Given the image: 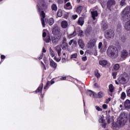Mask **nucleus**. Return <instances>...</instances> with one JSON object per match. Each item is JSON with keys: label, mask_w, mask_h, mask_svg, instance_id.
Wrapping results in <instances>:
<instances>
[{"label": "nucleus", "mask_w": 130, "mask_h": 130, "mask_svg": "<svg viewBox=\"0 0 130 130\" xmlns=\"http://www.w3.org/2000/svg\"><path fill=\"white\" fill-rule=\"evenodd\" d=\"M78 43L81 48H84V46H85V45L84 44V42L82 40H79L78 41Z\"/></svg>", "instance_id": "obj_24"}, {"label": "nucleus", "mask_w": 130, "mask_h": 130, "mask_svg": "<svg viewBox=\"0 0 130 130\" xmlns=\"http://www.w3.org/2000/svg\"><path fill=\"white\" fill-rule=\"evenodd\" d=\"M43 60L44 62H45V63H46V62L47 61V58L46 56H44L43 57Z\"/></svg>", "instance_id": "obj_52"}, {"label": "nucleus", "mask_w": 130, "mask_h": 130, "mask_svg": "<svg viewBox=\"0 0 130 130\" xmlns=\"http://www.w3.org/2000/svg\"><path fill=\"white\" fill-rule=\"evenodd\" d=\"M127 55H128V52L126 50H123L121 51L120 56L122 58H126Z\"/></svg>", "instance_id": "obj_14"}, {"label": "nucleus", "mask_w": 130, "mask_h": 130, "mask_svg": "<svg viewBox=\"0 0 130 130\" xmlns=\"http://www.w3.org/2000/svg\"><path fill=\"white\" fill-rule=\"evenodd\" d=\"M126 120H127V116L125 113L121 114L117 121L118 127L123 126L126 123Z\"/></svg>", "instance_id": "obj_3"}, {"label": "nucleus", "mask_w": 130, "mask_h": 130, "mask_svg": "<svg viewBox=\"0 0 130 130\" xmlns=\"http://www.w3.org/2000/svg\"><path fill=\"white\" fill-rule=\"evenodd\" d=\"M49 50H50V54H51L52 57H54V55H55L54 51H53L51 48H49Z\"/></svg>", "instance_id": "obj_33"}, {"label": "nucleus", "mask_w": 130, "mask_h": 130, "mask_svg": "<svg viewBox=\"0 0 130 130\" xmlns=\"http://www.w3.org/2000/svg\"><path fill=\"white\" fill-rule=\"evenodd\" d=\"M44 55V54L43 53H42L41 54V55H40V56L38 58V59H39V60H40V59H42V58H43Z\"/></svg>", "instance_id": "obj_50"}, {"label": "nucleus", "mask_w": 130, "mask_h": 130, "mask_svg": "<svg viewBox=\"0 0 130 130\" xmlns=\"http://www.w3.org/2000/svg\"><path fill=\"white\" fill-rule=\"evenodd\" d=\"M125 97H126V94H125V92H122L121 94V99L122 100H124L125 99Z\"/></svg>", "instance_id": "obj_36"}, {"label": "nucleus", "mask_w": 130, "mask_h": 130, "mask_svg": "<svg viewBox=\"0 0 130 130\" xmlns=\"http://www.w3.org/2000/svg\"><path fill=\"white\" fill-rule=\"evenodd\" d=\"M107 53L111 58H116L118 56V50L117 48L110 46L107 50Z\"/></svg>", "instance_id": "obj_2"}, {"label": "nucleus", "mask_w": 130, "mask_h": 130, "mask_svg": "<svg viewBox=\"0 0 130 130\" xmlns=\"http://www.w3.org/2000/svg\"><path fill=\"white\" fill-rule=\"evenodd\" d=\"M102 28L104 30H106L108 29V24H107V22L105 21H103L102 23Z\"/></svg>", "instance_id": "obj_18"}, {"label": "nucleus", "mask_w": 130, "mask_h": 130, "mask_svg": "<svg viewBox=\"0 0 130 130\" xmlns=\"http://www.w3.org/2000/svg\"><path fill=\"white\" fill-rule=\"evenodd\" d=\"M78 25L80 26H83L84 25V18L83 17H80L77 22Z\"/></svg>", "instance_id": "obj_23"}, {"label": "nucleus", "mask_w": 130, "mask_h": 130, "mask_svg": "<svg viewBox=\"0 0 130 130\" xmlns=\"http://www.w3.org/2000/svg\"><path fill=\"white\" fill-rule=\"evenodd\" d=\"M42 89H43V83H42V85L40 86L38 89L35 91L36 93H41L42 92Z\"/></svg>", "instance_id": "obj_25"}, {"label": "nucleus", "mask_w": 130, "mask_h": 130, "mask_svg": "<svg viewBox=\"0 0 130 130\" xmlns=\"http://www.w3.org/2000/svg\"><path fill=\"white\" fill-rule=\"evenodd\" d=\"M75 31L78 33V36L80 37H83L84 36V31L81 29V28L80 27H77L75 29Z\"/></svg>", "instance_id": "obj_15"}, {"label": "nucleus", "mask_w": 130, "mask_h": 130, "mask_svg": "<svg viewBox=\"0 0 130 130\" xmlns=\"http://www.w3.org/2000/svg\"><path fill=\"white\" fill-rule=\"evenodd\" d=\"M49 85H50V81H48L46 85L44 87V90L47 89V87L49 86Z\"/></svg>", "instance_id": "obj_40"}, {"label": "nucleus", "mask_w": 130, "mask_h": 130, "mask_svg": "<svg viewBox=\"0 0 130 130\" xmlns=\"http://www.w3.org/2000/svg\"><path fill=\"white\" fill-rule=\"evenodd\" d=\"M117 123H115V124H113V126H114V127H118V126H117Z\"/></svg>", "instance_id": "obj_61"}, {"label": "nucleus", "mask_w": 130, "mask_h": 130, "mask_svg": "<svg viewBox=\"0 0 130 130\" xmlns=\"http://www.w3.org/2000/svg\"><path fill=\"white\" fill-rule=\"evenodd\" d=\"M107 120L108 123H110V118L109 117L107 118Z\"/></svg>", "instance_id": "obj_62"}, {"label": "nucleus", "mask_w": 130, "mask_h": 130, "mask_svg": "<svg viewBox=\"0 0 130 130\" xmlns=\"http://www.w3.org/2000/svg\"><path fill=\"white\" fill-rule=\"evenodd\" d=\"M61 26L63 29H67L68 28V21L64 20L61 22Z\"/></svg>", "instance_id": "obj_19"}, {"label": "nucleus", "mask_w": 130, "mask_h": 130, "mask_svg": "<svg viewBox=\"0 0 130 130\" xmlns=\"http://www.w3.org/2000/svg\"><path fill=\"white\" fill-rule=\"evenodd\" d=\"M51 9L52 11H57V6L55 4H53L51 6Z\"/></svg>", "instance_id": "obj_35"}, {"label": "nucleus", "mask_w": 130, "mask_h": 130, "mask_svg": "<svg viewBox=\"0 0 130 130\" xmlns=\"http://www.w3.org/2000/svg\"><path fill=\"white\" fill-rule=\"evenodd\" d=\"M44 41L46 42V43H49L51 41V39H50V36H47L45 39H44Z\"/></svg>", "instance_id": "obj_29"}, {"label": "nucleus", "mask_w": 130, "mask_h": 130, "mask_svg": "<svg viewBox=\"0 0 130 130\" xmlns=\"http://www.w3.org/2000/svg\"><path fill=\"white\" fill-rule=\"evenodd\" d=\"M122 20L124 22L128 21L130 19V7L125 8L121 14Z\"/></svg>", "instance_id": "obj_5"}, {"label": "nucleus", "mask_w": 130, "mask_h": 130, "mask_svg": "<svg viewBox=\"0 0 130 130\" xmlns=\"http://www.w3.org/2000/svg\"><path fill=\"white\" fill-rule=\"evenodd\" d=\"M126 120H127V116L125 113L121 114L117 121L118 127L123 126L126 123Z\"/></svg>", "instance_id": "obj_4"}, {"label": "nucleus", "mask_w": 130, "mask_h": 130, "mask_svg": "<svg viewBox=\"0 0 130 130\" xmlns=\"http://www.w3.org/2000/svg\"><path fill=\"white\" fill-rule=\"evenodd\" d=\"M103 108H104V109H107V105L104 104L103 105Z\"/></svg>", "instance_id": "obj_57"}, {"label": "nucleus", "mask_w": 130, "mask_h": 130, "mask_svg": "<svg viewBox=\"0 0 130 130\" xmlns=\"http://www.w3.org/2000/svg\"><path fill=\"white\" fill-rule=\"evenodd\" d=\"M110 101H111V99L110 98H108L106 101V104H108V103H109V102H110Z\"/></svg>", "instance_id": "obj_46"}, {"label": "nucleus", "mask_w": 130, "mask_h": 130, "mask_svg": "<svg viewBox=\"0 0 130 130\" xmlns=\"http://www.w3.org/2000/svg\"><path fill=\"white\" fill-rule=\"evenodd\" d=\"M77 56H78V54L74 53L71 55L70 58H77Z\"/></svg>", "instance_id": "obj_39"}, {"label": "nucleus", "mask_w": 130, "mask_h": 130, "mask_svg": "<svg viewBox=\"0 0 130 130\" xmlns=\"http://www.w3.org/2000/svg\"><path fill=\"white\" fill-rule=\"evenodd\" d=\"M96 42L97 40L96 39L90 40L88 43V48H93V47H95Z\"/></svg>", "instance_id": "obj_11"}, {"label": "nucleus", "mask_w": 130, "mask_h": 130, "mask_svg": "<svg viewBox=\"0 0 130 130\" xmlns=\"http://www.w3.org/2000/svg\"><path fill=\"white\" fill-rule=\"evenodd\" d=\"M125 130H130V127L128 125L125 126Z\"/></svg>", "instance_id": "obj_53"}, {"label": "nucleus", "mask_w": 130, "mask_h": 130, "mask_svg": "<svg viewBox=\"0 0 130 130\" xmlns=\"http://www.w3.org/2000/svg\"><path fill=\"white\" fill-rule=\"evenodd\" d=\"M120 41H121L122 43L126 42V37H125V36H121L120 38Z\"/></svg>", "instance_id": "obj_27"}, {"label": "nucleus", "mask_w": 130, "mask_h": 130, "mask_svg": "<svg viewBox=\"0 0 130 130\" xmlns=\"http://www.w3.org/2000/svg\"><path fill=\"white\" fill-rule=\"evenodd\" d=\"M62 62L63 63L64 62H66V58H62Z\"/></svg>", "instance_id": "obj_64"}, {"label": "nucleus", "mask_w": 130, "mask_h": 130, "mask_svg": "<svg viewBox=\"0 0 130 130\" xmlns=\"http://www.w3.org/2000/svg\"><path fill=\"white\" fill-rule=\"evenodd\" d=\"M103 96H104V93H103V92L100 91L98 93V98H102V97H103Z\"/></svg>", "instance_id": "obj_38"}, {"label": "nucleus", "mask_w": 130, "mask_h": 130, "mask_svg": "<svg viewBox=\"0 0 130 130\" xmlns=\"http://www.w3.org/2000/svg\"><path fill=\"white\" fill-rule=\"evenodd\" d=\"M60 46L63 50H67L69 48V45L68 43H67V38L66 37L63 38L62 42H61Z\"/></svg>", "instance_id": "obj_10"}, {"label": "nucleus", "mask_w": 130, "mask_h": 130, "mask_svg": "<svg viewBox=\"0 0 130 130\" xmlns=\"http://www.w3.org/2000/svg\"><path fill=\"white\" fill-rule=\"evenodd\" d=\"M87 31L88 33H90V32H91V31H92V27L87 28Z\"/></svg>", "instance_id": "obj_58"}, {"label": "nucleus", "mask_w": 130, "mask_h": 130, "mask_svg": "<svg viewBox=\"0 0 130 130\" xmlns=\"http://www.w3.org/2000/svg\"><path fill=\"white\" fill-rule=\"evenodd\" d=\"M94 75L98 79H99V78H100L101 75L100 73H99V71H98V70H95V71H94Z\"/></svg>", "instance_id": "obj_31"}, {"label": "nucleus", "mask_w": 130, "mask_h": 130, "mask_svg": "<svg viewBox=\"0 0 130 130\" xmlns=\"http://www.w3.org/2000/svg\"><path fill=\"white\" fill-rule=\"evenodd\" d=\"M87 94L88 95H89L90 97H96V96L97 95V94H96V93H95L94 92H93V91L91 90H88L87 91Z\"/></svg>", "instance_id": "obj_21"}, {"label": "nucleus", "mask_w": 130, "mask_h": 130, "mask_svg": "<svg viewBox=\"0 0 130 130\" xmlns=\"http://www.w3.org/2000/svg\"><path fill=\"white\" fill-rule=\"evenodd\" d=\"M61 38V36L60 35L52 37L51 40L53 45H57Z\"/></svg>", "instance_id": "obj_9"}, {"label": "nucleus", "mask_w": 130, "mask_h": 130, "mask_svg": "<svg viewBox=\"0 0 130 130\" xmlns=\"http://www.w3.org/2000/svg\"><path fill=\"white\" fill-rule=\"evenodd\" d=\"M127 81H128V76H125L122 77L119 82L121 85H124V84H126L127 83Z\"/></svg>", "instance_id": "obj_12"}, {"label": "nucleus", "mask_w": 130, "mask_h": 130, "mask_svg": "<svg viewBox=\"0 0 130 130\" xmlns=\"http://www.w3.org/2000/svg\"><path fill=\"white\" fill-rule=\"evenodd\" d=\"M54 23V19H53V18H50L49 21V25L51 26L52 25H53Z\"/></svg>", "instance_id": "obj_34"}, {"label": "nucleus", "mask_w": 130, "mask_h": 130, "mask_svg": "<svg viewBox=\"0 0 130 130\" xmlns=\"http://www.w3.org/2000/svg\"><path fill=\"white\" fill-rule=\"evenodd\" d=\"M55 51L57 52L58 56H60L61 52V48L59 45H57L55 47Z\"/></svg>", "instance_id": "obj_20"}, {"label": "nucleus", "mask_w": 130, "mask_h": 130, "mask_svg": "<svg viewBox=\"0 0 130 130\" xmlns=\"http://www.w3.org/2000/svg\"><path fill=\"white\" fill-rule=\"evenodd\" d=\"M124 105L125 108H127V109L130 108V101L129 100H126L124 102Z\"/></svg>", "instance_id": "obj_22"}, {"label": "nucleus", "mask_w": 130, "mask_h": 130, "mask_svg": "<svg viewBox=\"0 0 130 130\" xmlns=\"http://www.w3.org/2000/svg\"><path fill=\"white\" fill-rule=\"evenodd\" d=\"M107 63H108V62L107 60H102V61H100L99 62V64L101 65V66H102V67H104L105 66H107Z\"/></svg>", "instance_id": "obj_26"}, {"label": "nucleus", "mask_w": 130, "mask_h": 130, "mask_svg": "<svg viewBox=\"0 0 130 130\" xmlns=\"http://www.w3.org/2000/svg\"><path fill=\"white\" fill-rule=\"evenodd\" d=\"M120 68V66H119V64L117 63L115 64V66H114V70H115V71H118Z\"/></svg>", "instance_id": "obj_32"}, {"label": "nucleus", "mask_w": 130, "mask_h": 130, "mask_svg": "<svg viewBox=\"0 0 130 130\" xmlns=\"http://www.w3.org/2000/svg\"><path fill=\"white\" fill-rule=\"evenodd\" d=\"M54 59L55 60H56V61H57V62H59V61H60V60L61 59V58H60V57L57 58V57H56V56H55L54 58Z\"/></svg>", "instance_id": "obj_41"}, {"label": "nucleus", "mask_w": 130, "mask_h": 130, "mask_svg": "<svg viewBox=\"0 0 130 130\" xmlns=\"http://www.w3.org/2000/svg\"><path fill=\"white\" fill-rule=\"evenodd\" d=\"M77 35V31L74 30L73 34H71L68 35L69 38H73V37H75Z\"/></svg>", "instance_id": "obj_28"}, {"label": "nucleus", "mask_w": 130, "mask_h": 130, "mask_svg": "<svg viewBox=\"0 0 130 130\" xmlns=\"http://www.w3.org/2000/svg\"><path fill=\"white\" fill-rule=\"evenodd\" d=\"M50 66L51 68H53L54 69L57 68V64L52 59H51L50 61Z\"/></svg>", "instance_id": "obj_17"}, {"label": "nucleus", "mask_w": 130, "mask_h": 130, "mask_svg": "<svg viewBox=\"0 0 130 130\" xmlns=\"http://www.w3.org/2000/svg\"><path fill=\"white\" fill-rule=\"evenodd\" d=\"M127 95L128 97H130V88L126 90Z\"/></svg>", "instance_id": "obj_44"}, {"label": "nucleus", "mask_w": 130, "mask_h": 130, "mask_svg": "<svg viewBox=\"0 0 130 130\" xmlns=\"http://www.w3.org/2000/svg\"><path fill=\"white\" fill-rule=\"evenodd\" d=\"M102 47V42H100L99 44V49H100Z\"/></svg>", "instance_id": "obj_56"}, {"label": "nucleus", "mask_w": 130, "mask_h": 130, "mask_svg": "<svg viewBox=\"0 0 130 130\" xmlns=\"http://www.w3.org/2000/svg\"><path fill=\"white\" fill-rule=\"evenodd\" d=\"M120 5L122 7H123L125 5V0H121L120 2Z\"/></svg>", "instance_id": "obj_43"}, {"label": "nucleus", "mask_w": 130, "mask_h": 130, "mask_svg": "<svg viewBox=\"0 0 130 130\" xmlns=\"http://www.w3.org/2000/svg\"><path fill=\"white\" fill-rule=\"evenodd\" d=\"M83 10V7L79 6L76 9V12L78 14H81L82 13V10Z\"/></svg>", "instance_id": "obj_30"}, {"label": "nucleus", "mask_w": 130, "mask_h": 130, "mask_svg": "<svg viewBox=\"0 0 130 130\" xmlns=\"http://www.w3.org/2000/svg\"><path fill=\"white\" fill-rule=\"evenodd\" d=\"M43 37L45 38L46 37V32H43Z\"/></svg>", "instance_id": "obj_63"}, {"label": "nucleus", "mask_w": 130, "mask_h": 130, "mask_svg": "<svg viewBox=\"0 0 130 130\" xmlns=\"http://www.w3.org/2000/svg\"><path fill=\"white\" fill-rule=\"evenodd\" d=\"M103 117H104L103 115L101 116V117H100V119L99 120V122H100V123L102 124L101 125L102 127H103L104 128H106V125L107 124L106 123V122H105V119H104V118H103Z\"/></svg>", "instance_id": "obj_13"}, {"label": "nucleus", "mask_w": 130, "mask_h": 130, "mask_svg": "<svg viewBox=\"0 0 130 130\" xmlns=\"http://www.w3.org/2000/svg\"><path fill=\"white\" fill-rule=\"evenodd\" d=\"M57 15L58 17H61V16H62L61 12L58 11L57 13Z\"/></svg>", "instance_id": "obj_48"}, {"label": "nucleus", "mask_w": 130, "mask_h": 130, "mask_svg": "<svg viewBox=\"0 0 130 130\" xmlns=\"http://www.w3.org/2000/svg\"><path fill=\"white\" fill-rule=\"evenodd\" d=\"M82 59L83 61H86L87 60V56L82 57Z\"/></svg>", "instance_id": "obj_54"}, {"label": "nucleus", "mask_w": 130, "mask_h": 130, "mask_svg": "<svg viewBox=\"0 0 130 130\" xmlns=\"http://www.w3.org/2000/svg\"><path fill=\"white\" fill-rule=\"evenodd\" d=\"M109 89L110 90V92H113L114 90V86H113V85L110 84L109 86Z\"/></svg>", "instance_id": "obj_37"}, {"label": "nucleus", "mask_w": 130, "mask_h": 130, "mask_svg": "<svg viewBox=\"0 0 130 130\" xmlns=\"http://www.w3.org/2000/svg\"><path fill=\"white\" fill-rule=\"evenodd\" d=\"M115 5H116L115 0H108L107 2V9L109 10L110 12H111Z\"/></svg>", "instance_id": "obj_7"}, {"label": "nucleus", "mask_w": 130, "mask_h": 130, "mask_svg": "<svg viewBox=\"0 0 130 130\" xmlns=\"http://www.w3.org/2000/svg\"><path fill=\"white\" fill-rule=\"evenodd\" d=\"M73 41H74V40H71L69 42V45H70V46L72 45V44L73 43Z\"/></svg>", "instance_id": "obj_60"}, {"label": "nucleus", "mask_w": 130, "mask_h": 130, "mask_svg": "<svg viewBox=\"0 0 130 130\" xmlns=\"http://www.w3.org/2000/svg\"><path fill=\"white\" fill-rule=\"evenodd\" d=\"M41 63L42 64V68H43L44 70H46V67H45V64L43 63V62L41 61Z\"/></svg>", "instance_id": "obj_47"}, {"label": "nucleus", "mask_w": 130, "mask_h": 130, "mask_svg": "<svg viewBox=\"0 0 130 130\" xmlns=\"http://www.w3.org/2000/svg\"><path fill=\"white\" fill-rule=\"evenodd\" d=\"M72 17L74 19V20H76L78 18V15H73Z\"/></svg>", "instance_id": "obj_55"}, {"label": "nucleus", "mask_w": 130, "mask_h": 130, "mask_svg": "<svg viewBox=\"0 0 130 130\" xmlns=\"http://www.w3.org/2000/svg\"><path fill=\"white\" fill-rule=\"evenodd\" d=\"M60 32V29H59V27H58V25L57 24H54L52 29V34L56 36L57 35L59 34Z\"/></svg>", "instance_id": "obj_8"}, {"label": "nucleus", "mask_w": 130, "mask_h": 130, "mask_svg": "<svg viewBox=\"0 0 130 130\" xmlns=\"http://www.w3.org/2000/svg\"><path fill=\"white\" fill-rule=\"evenodd\" d=\"M66 7L67 8H69V7H71V3L68 2L66 4Z\"/></svg>", "instance_id": "obj_59"}, {"label": "nucleus", "mask_w": 130, "mask_h": 130, "mask_svg": "<svg viewBox=\"0 0 130 130\" xmlns=\"http://www.w3.org/2000/svg\"><path fill=\"white\" fill-rule=\"evenodd\" d=\"M86 15H87V13H86L85 12V13H83L82 14V17H81V18H83V19L84 18H86Z\"/></svg>", "instance_id": "obj_49"}, {"label": "nucleus", "mask_w": 130, "mask_h": 130, "mask_svg": "<svg viewBox=\"0 0 130 130\" xmlns=\"http://www.w3.org/2000/svg\"><path fill=\"white\" fill-rule=\"evenodd\" d=\"M91 17L93 20H96V17H98V12L96 10L91 11Z\"/></svg>", "instance_id": "obj_16"}, {"label": "nucleus", "mask_w": 130, "mask_h": 130, "mask_svg": "<svg viewBox=\"0 0 130 130\" xmlns=\"http://www.w3.org/2000/svg\"><path fill=\"white\" fill-rule=\"evenodd\" d=\"M114 35H115V34L112 29H108L105 32V37L106 39H109V40L113 39L114 38Z\"/></svg>", "instance_id": "obj_6"}, {"label": "nucleus", "mask_w": 130, "mask_h": 130, "mask_svg": "<svg viewBox=\"0 0 130 130\" xmlns=\"http://www.w3.org/2000/svg\"><path fill=\"white\" fill-rule=\"evenodd\" d=\"M117 75V73H116V72L112 73V76L114 77V79H115V77H116Z\"/></svg>", "instance_id": "obj_51"}, {"label": "nucleus", "mask_w": 130, "mask_h": 130, "mask_svg": "<svg viewBox=\"0 0 130 130\" xmlns=\"http://www.w3.org/2000/svg\"><path fill=\"white\" fill-rule=\"evenodd\" d=\"M41 22L43 27H45V21H44V18H41Z\"/></svg>", "instance_id": "obj_42"}, {"label": "nucleus", "mask_w": 130, "mask_h": 130, "mask_svg": "<svg viewBox=\"0 0 130 130\" xmlns=\"http://www.w3.org/2000/svg\"><path fill=\"white\" fill-rule=\"evenodd\" d=\"M95 109H96L98 111H102V109H101V108H100L99 106H95Z\"/></svg>", "instance_id": "obj_45"}, {"label": "nucleus", "mask_w": 130, "mask_h": 130, "mask_svg": "<svg viewBox=\"0 0 130 130\" xmlns=\"http://www.w3.org/2000/svg\"><path fill=\"white\" fill-rule=\"evenodd\" d=\"M38 4L39 6V12L42 11L40 13L41 19H45V13H44V11L46 12V11H47L48 5H47L45 0H39Z\"/></svg>", "instance_id": "obj_1"}]
</instances>
